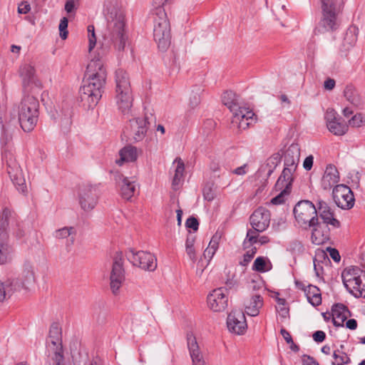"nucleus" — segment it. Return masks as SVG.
<instances>
[{
  "instance_id": "052dcab7",
  "label": "nucleus",
  "mask_w": 365,
  "mask_h": 365,
  "mask_svg": "<svg viewBox=\"0 0 365 365\" xmlns=\"http://www.w3.org/2000/svg\"><path fill=\"white\" fill-rule=\"evenodd\" d=\"M326 334L323 331H317L313 334V339L317 342H322L325 339Z\"/></svg>"
},
{
  "instance_id": "f8f14e48",
  "label": "nucleus",
  "mask_w": 365,
  "mask_h": 365,
  "mask_svg": "<svg viewBox=\"0 0 365 365\" xmlns=\"http://www.w3.org/2000/svg\"><path fill=\"white\" fill-rule=\"evenodd\" d=\"M78 202L81 208L85 211L93 210L97 204L98 191L96 186L84 182L78 186Z\"/></svg>"
},
{
  "instance_id": "864d4df0",
  "label": "nucleus",
  "mask_w": 365,
  "mask_h": 365,
  "mask_svg": "<svg viewBox=\"0 0 365 365\" xmlns=\"http://www.w3.org/2000/svg\"><path fill=\"white\" fill-rule=\"evenodd\" d=\"M364 121V117L361 113L354 115L349 120V125L351 127H360Z\"/></svg>"
},
{
  "instance_id": "6ab92c4d",
  "label": "nucleus",
  "mask_w": 365,
  "mask_h": 365,
  "mask_svg": "<svg viewBox=\"0 0 365 365\" xmlns=\"http://www.w3.org/2000/svg\"><path fill=\"white\" fill-rule=\"evenodd\" d=\"M227 324L230 331L242 334L247 327L244 312L240 310L232 311L228 314Z\"/></svg>"
},
{
  "instance_id": "69168bd1",
  "label": "nucleus",
  "mask_w": 365,
  "mask_h": 365,
  "mask_svg": "<svg viewBox=\"0 0 365 365\" xmlns=\"http://www.w3.org/2000/svg\"><path fill=\"white\" fill-rule=\"evenodd\" d=\"M280 333L287 344L292 343V336L287 330L282 329Z\"/></svg>"
},
{
  "instance_id": "c85d7f7f",
  "label": "nucleus",
  "mask_w": 365,
  "mask_h": 365,
  "mask_svg": "<svg viewBox=\"0 0 365 365\" xmlns=\"http://www.w3.org/2000/svg\"><path fill=\"white\" fill-rule=\"evenodd\" d=\"M327 226L326 224L319 222V219H317V223L311 227H313L311 236L312 243L319 245L329 240L327 231L325 230Z\"/></svg>"
},
{
  "instance_id": "5701e85b",
  "label": "nucleus",
  "mask_w": 365,
  "mask_h": 365,
  "mask_svg": "<svg viewBox=\"0 0 365 365\" xmlns=\"http://www.w3.org/2000/svg\"><path fill=\"white\" fill-rule=\"evenodd\" d=\"M141 154L140 149L131 145H125L119 150V158L115 160V163L122 166L125 163H135Z\"/></svg>"
},
{
  "instance_id": "dca6fc26",
  "label": "nucleus",
  "mask_w": 365,
  "mask_h": 365,
  "mask_svg": "<svg viewBox=\"0 0 365 365\" xmlns=\"http://www.w3.org/2000/svg\"><path fill=\"white\" fill-rule=\"evenodd\" d=\"M327 126L329 130L336 135H344L349 125L344 119L339 117L334 109H328L325 114Z\"/></svg>"
},
{
  "instance_id": "c756f323",
  "label": "nucleus",
  "mask_w": 365,
  "mask_h": 365,
  "mask_svg": "<svg viewBox=\"0 0 365 365\" xmlns=\"http://www.w3.org/2000/svg\"><path fill=\"white\" fill-rule=\"evenodd\" d=\"M349 315L348 309L342 304H336L332 307L331 317L334 326H344V322Z\"/></svg>"
},
{
  "instance_id": "603ef678",
  "label": "nucleus",
  "mask_w": 365,
  "mask_h": 365,
  "mask_svg": "<svg viewBox=\"0 0 365 365\" xmlns=\"http://www.w3.org/2000/svg\"><path fill=\"white\" fill-rule=\"evenodd\" d=\"M257 252V248L255 247H252L247 250L243 256V260L240 262L242 266H247L248 263L253 259L255 255Z\"/></svg>"
},
{
  "instance_id": "4d7b16f0",
  "label": "nucleus",
  "mask_w": 365,
  "mask_h": 365,
  "mask_svg": "<svg viewBox=\"0 0 365 365\" xmlns=\"http://www.w3.org/2000/svg\"><path fill=\"white\" fill-rule=\"evenodd\" d=\"M53 365H73L72 362L69 359H66L64 356L59 358V356L55 357V360H53Z\"/></svg>"
},
{
  "instance_id": "9d476101",
  "label": "nucleus",
  "mask_w": 365,
  "mask_h": 365,
  "mask_svg": "<svg viewBox=\"0 0 365 365\" xmlns=\"http://www.w3.org/2000/svg\"><path fill=\"white\" fill-rule=\"evenodd\" d=\"M46 347L51 360H55L57 356L59 358L64 356L62 345L61 327L57 323L51 324L46 339Z\"/></svg>"
},
{
  "instance_id": "aec40b11",
  "label": "nucleus",
  "mask_w": 365,
  "mask_h": 365,
  "mask_svg": "<svg viewBox=\"0 0 365 365\" xmlns=\"http://www.w3.org/2000/svg\"><path fill=\"white\" fill-rule=\"evenodd\" d=\"M264 305V299L259 292L250 293L244 299L243 306L245 312L251 317H256L259 314Z\"/></svg>"
},
{
  "instance_id": "423d86ee",
  "label": "nucleus",
  "mask_w": 365,
  "mask_h": 365,
  "mask_svg": "<svg viewBox=\"0 0 365 365\" xmlns=\"http://www.w3.org/2000/svg\"><path fill=\"white\" fill-rule=\"evenodd\" d=\"M39 103L36 98L32 96L24 97L19 106V120L21 128L25 132L34 130L38 118Z\"/></svg>"
},
{
  "instance_id": "13d9d810",
  "label": "nucleus",
  "mask_w": 365,
  "mask_h": 365,
  "mask_svg": "<svg viewBox=\"0 0 365 365\" xmlns=\"http://www.w3.org/2000/svg\"><path fill=\"white\" fill-rule=\"evenodd\" d=\"M327 252L329 254V256L331 258L336 262H338L340 261L341 257L339 255V251L335 248L328 247Z\"/></svg>"
},
{
  "instance_id": "37998d69",
  "label": "nucleus",
  "mask_w": 365,
  "mask_h": 365,
  "mask_svg": "<svg viewBox=\"0 0 365 365\" xmlns=\"http://www.w3.org/2000/svg\"><path fill=\"white\" fill-rule=\"evenodd\" d=\"M332 365H344L350 362L348 355L339 349L334 351Z\"/></svg>"
},
{
  "instance_id": "f257e3e1",
  "label": "nucleus",
  "mask_w": 365,
  "mask_h": 365,
  "mask_svg": "<svg viewBox=\"0 0 365 365\" xmlns=\"http://www.w3.org/2000/svg\"><path fill=\"white\" fill-rule=\"evenodd\" d=\"M299 150L296 145H292L284 153V168L279 177L275 190L279 193L273 197L271 202L274 205H279L285 201L292 190L294 175L296 172L299 161Z\"/></svg>"
},
{
  "instance_id": "774afa93",
  "label": "nucleus",
  "mask_w": 365,
  "mask_h": 365,
  "mask_svg": "<svg viewBox=\"0 0 365 365\" xmlns=\"http://www.w3.org/2000/svg\"><path fill=\"white\" fill-rule=\"evenodd\" d=\"M186 252L190 259L195 262L196 261V252L194 247L186 248Z\"/></svg>"
},
{
  "instance_id": "bb28decb",
  "label": "nucleus",
  "mask_w": 365,
  "mask_h": 365,
  "mask_svg": "<svg viewBox=\"0 0 365 365\" xmlns=\"http://www.w3.org/2000/svg\"><path fill=\"white\" fill-rule=\"evenodd\" d=\"M19 288L20 283L18 279H7L5 281L0 279V302L9 299Z\"/></svg>"
},
{
  "instance_id": "cd10ccee",
  "label": "nucleus",
  "mask_w": 365,
  "mask_h": 365,
  "mask_svg": "<svg viewBox=\"0 0 365 365\" xmlns=\"http://www.w3.org/2000/svg\"><path fill=\"white\" fill-rule=\"evenodd\" d=\"M339 181V173L333 165L327 166L322 179V187L324 190H330Z\"/></svg>"
},
{
  "instance_id": "8fccbe9b",
  "label": "nucleus",
  "mask_w": 365,
  "mask_h": 365,
  "mask_svg": "<svg viewBox=\"0 0 365 365\" xmlns=\"http://www.w3.org/2000/svg\"><path fill=\"white\" fill-rule=\"evenodd\" d=\"M203 197L207 201H212L215 197V192L212 184H207L202 190Z\"/></svg>"
},
{
  "instance_id": "412c9836",
  "label": "nucleus",
  "mask_w": 365,
  "mask_h": 365,
  "mask_svg": "<svg viewBox=\"0 0 365 365\" xmlns=\"http://www.w3.org/2000/svg\"><path fill=\"white\" fill-rule=\"evenodd\" d=\"M255 113L248 108L243 107L235 113L232 118V124L240 130L247 129L253 122Z\"/></svg>"
},
{
  "instance_id": "4c0bfd02",
  "label": "nucleus",
  "mask_w": 365,
  "mask_h": 365,
  "mask_svg": "<svg viewBox=\"0 0 365 365\" xmlns=\"http://www.w3.org/2000/svg\"><path fill=\"white\" fill-rule=\"evenodd\" d=\"M359 34V29L356 26H350L346 31L343 46L345 49H349L353 47L357 41Z\"/></svg>"
},
{
  "instance_id": "a878e982",
  "label": "nucleus",
  "mask_w": 365,
  "mask_h": 365,
  "mask_svg": "<svg viewBox=\"0 0 365 365\" xmlns=\"http://www.w3.org/2000/svg\"><path fill=\"white\" fill-rule=\"evenodd\" d=\"M187 342L192 365H206L202 354L199 349L196 338L192 333L187 334Z\"/></svg>"
},
{
  "instance_id": "5fc2aeb1",
  "label": "nucleus",
  "mask_w": 365,
  "mask_h": 365,
  "mask_svg": "<svg viewBox=\"0 0 365 365\" xmlns=\"http://www.w3.org/2000/svg\"><path fill=\"white\" fill-rule=\"evenodd\" d=\"M250 287L253 292L263 293L264 292V288L262 282H257L255 280L251 282Z\"/></svg>"
},
{
  "instance_id": "c03bdc74",
  "label": "nucleus",
  "mask_w": 365,
  "mask_h": 365,
  "mask_svg": "<svg viewBox=\"0 0 365 365\" xmlns=\"http://www.w3.org/2000/svg\"><path fill=\"white\" fill-rule=\"evenodd\" d=\"M75 235V229L73 227H65L56 230L55 237L58 239H64L71 236V243H73Z\"/></svg>"
},
{
  "instance_id": "f704fd0d",
  "label": "nucleus",
  "mask_w": 365,
  "mask_h": 365,
  "mask_svg": "<svg viewBox=\"0 0 365 365\" xmlns=\"http://www.w3.org/2000/svg\"><path fill=\"white\" fill-rule=\"evenodd\" d=\"M222 237V233L217 232L211 238L207 247L203 252V257L207 259L208 264L218 249L219 243Z\"/></svg>"
},
{
  "instance_id": "4be33fe9",
  "label": "nucleus",
  "mask_w": 365,
  "mask_h": 365,
  "mask_svg": "<svg viewBox=\"0 0 365 365\" xmlns=\"http://www.w3.org/2000/svg\"><path fill=\"white\" fill-rule=\"evenodd\" d=\"M86 76H93L96 78H107V70L103 61V57H95L87 66Z\"/></svg>"
},
{
  "instance_id": "58836bf2",
  "label": "nucleus",
  "mask_w": 365,
  "mask_h": 365,
  "mask_svg": "<svg viewBox=\"0 0 365 365\" xmlns=\"http://www.w3.org/2000/svg\"><path fill=\"white\" fill-rule=\"evenodd\" d=\"M272 264L267 257H258L255 259L252 269L259 272H266L271 270Z\"/></svg>"
},
{
  "instance_id": "1a4fd4ad",
  "label": "nucleus",
  "mask_w": 365,
  "mask_h": 365,
  "mask_svg": "<svg viewBox=\"0 0 365 365\" xmlns=\"http://www.w3.org/2000/svg\"><path fill=\"white\" fill-rule=\"evenodd\" d=\"M293 212L298 225L304 229L309 228L317 223V210L311 201H299L295 205Z\"/></svg>"
},
{
  "instance_id": "393cba45",
  "label": "nucleus",
  "mask_w": 365,
  "mask_h": 365,
  "mask_svg": "<svg viewBox=\"0 0 365 365\" xmlns=\"http://www.w3.org/2000/svg\"><path fill=\"white\" fill-rule=\"evenodd\" d=\"M320 217L323 220V223L326 225H330L333 228H338L340 227V222L334 217V212L327 202L319 201L318 207L317 209Z\"/></svg>"
},
{
  "instance_id": "680f3d73",
  "label": "nucleus",
  "mask_w": 365,
  "mask_h": 365,
  "mask_svg": "<svg viewBox=\"0 0 365 365\" xmlns=\"http://www.w3.org/2000/svg\"><path fill=\"white\" fill-rule=\"evenodd\" d=\"M314 158L312 155L307 157L304 161L303 166L307 170H310L313 165Z\"/></svg>"
},
{
  "instance_id": "49530a36",
  "label": "nucleus",
  "mask_w": 365,
  "mask_h": 365,
  "mask_svg": "<svg viewBox=\"0 0 365 365\" xmlns=\"http://www.w3.org/2000/svg\"><path fill=\"white\" fill-rule=\"evenodd\" d=\"M259 231L255 230V229H250L247 232L246 239L244 242V246L245 248L247 247V244L250 245H252L255 243L257 242V238L259 237Z\"/></svg>"
},
{
  "instance_id": "f03ea898",
  "label": "nucleus",
  "mask_w": 365,
  "mask_h": 365,
  "mask_svg": "<svg viewBox=\"0 0 365 365\" xmlns=\"http://www.w3.org/2000/svg\"><path fill=\"white\" fill-rule=\"evenodd\" d=\"M105 6L108 20L107 37L118 51H122L128 41L124 13L111 1L105 4Z\"/></svg>"
},
{
  "instance_id": "a19ab883",
  "label": "nucleus",
  "mask_w": 365,
  "mask_h": 365,
  "mask_svg": "<svg viewBox=\"0 0 365 365\" xmlns=\"http://www.w3.org/2000/svg\"><path fill=\"white\" fill-rule=\"evenodd\" d=\"M35 281L34 272L31 267H26L24 269L21 274V282L20 287L25 289L28 288V286L34 283Z\"/></svg>"
},
{
  "instance_id": "a211bd4d",
  "label": "nucleus",
  "mask_w": 365,
  "mask_h": 365,
  "mask_svg": "<svg viewBox=\"0 0 365 365\" xmlns=\"http://www.w3.org/2000/svg\"><path fill=\"white\" fill-rule=\"evenodd\" d=\"M250 222L252 227L255 230L264 232L270 223L269 211L262 207H258L250 217Z\"/></svg>"
},
{
  "instance_id": "20e7f679",
  "label": "nucleus",
  "mask_w": 365,
  "mask_h": 365,
  "mask_svg": "<svg viewBox=\"0 0 365 365\" xmlns=\"http://www.w3.org/2000/svg\"><path fill=\"white\" fill-rule=\"evenodd\" d=\"M173 0H153V5L156 9L154 17L153 38L161 51H166L171 43L170 21L163 6Z\"/></svg>"
},
{
  "instance_id": "0e129e2a",
  "label": "nucleus",
  "mask_w": 365,
  "mask_h": 365,
  "mask_svg": "<svg viewBox=\"0 0 365 365\" xmlns=\"http://www.w3.org/2000/svg\"><path fill=\"white\" fill-rule=\"evenodd\" d=\"M31 9L30 5L27 3H22L18 7V11L20 14H27Z\"/></svg>"
},
{
  "instance_id": "79ce46f5",
  "label": "nucleus",
  "mask_w": 365,
  "mask_h": 365,
  "mask_svg": "<svg viewBox=\"0 0 365 365\" xmlns=\"http://www.w3.org/2000/svg\"><path fill=\"white\" fill-rule=\"evenodd\" d=\"M11 247L6 242H0V264H5L11 259Z\"/></svg>"
},
{
  "instance_id": "6e6d98bb",
  "label": "nucleus",
  "mask_w": 365,
  "mask_h": 365,
  "mask_svg": "<svg viewBox=\"0 0 365 365\" xmlns=\"http://www.w3.org/2000/svg\"><path fill=\"white\" fill-rule=\"evenodd\" d=\"M186 226L192 229L194 231L198 230L199 222L195 217H190L186 220Z\"/></svg>"
},
{
  "instance_id": "ea45409f",
  "label": "nucleus",
  "mask_w": 365,
  "mask_h": 365,
  "mask_svg": "<svg viewBox=\"0 0 365 365\" xmlns=\"http://www.w3.org/2000/svg\"><path fill=\"white\" fill-rule=\"evenodd\" d=\"M11 215V212L8 208H4L0 216V239L7 238L6 230L9 226V220Z\"/></svg>"
},
{
  "instance_id": "e433bc0d",
  "label": "nucleus",
  "mask_w": 365,
  "mask_h": 365,
  "mask_svg": "<svg viewBox=\"0 0 365 365\" xmlns=\"http://www.w3.org/2000/svg\"><path fill=\"white\" fill-rule=\"evenodd\" d=\"M305 294L309 302L313 306L317 307L321 304V292L317 287L312 284L307 286V289H305Z\"/></svg>"
},
{
  "instance_id": "0eeeda50",
  "label": "nucleus",
  "mask_w": 365,
  "mask_h": 365,
  "mask_svg": "<svg viewBox=\"0 0 365 365\" xmlns=\"http://www.w3.org/2000/svg\"><path fill=\"white\" fill-rule=\"evenodd\" d=\"M341 277L350 294L357 298H365V271L356 266L349 267L344 269Z\"/></svg>"
},
{
  "instance_id": "2eb2a0df",
  "label": "nucleus",
  "mask_w": 365,
  "mask_h": 365,
  "mask_svg": "<svg viewBox=\"0 0 365 365\" xmlns=\"http://www.w3.org/2000/svg\"><path fill=\"white\" fill-rule=\"evenodd\" d=\"M332 195L336 205L343 210H349L354 205L353 192L345 185H336L333 189Z\"/></svg>"
},
{
  "instance_id": "72a5a7b5",
  "label": "nucleus",
  "mask_w": 365,
  "mask_h": 365,
  "mask_svg": "<svg viewBox=\"0 0 365 365\" xmlns=\"http://www.w3.org/2000/svg\"><path fill=\"white\" fill-rule=\"evenodd\" d=\"M121 182H119L120 192L123 198L130 200L135 193V186L134 181H130L128 178L121 176Z\"/></svg>"
},
{
  "instance_id": "f3484780",
  "label": "nucleus",
  "mask_w": 365,
  "mask_h": 365,
  "mask_svg": "<svg viewBox=\"0 0 365 365\" xmlns=\"http://www.w3.org/2000/svg\"><path fill=\"white\" fill-rule=\"evenodd\" d=\"M227 290L224 288L214 289L207 297L208 307L213 312H223L227 306L228 297Z\"/></svg>"
},
{
  "instance_id": "09e8293b",
  "label": "nucleus",
  "mask_w": 365,
  "mask_h": 365,
  "mask_svg": "<svg viewBox=\"0 0 365 365\" xmlns=\"http://www.w3.org/2000/svg\"><path fill=\"white\" fill-rule=\"evenodd\" d=\"M88 38V51L91 53L96 44V36L95 29L93 25H89L87 28Z\"/></svg>"
},
{
  "instance_id": "b1692460",
  "label": "nucleus",
  "mask_w": 365,
  "mask_h": 365,
  "mask_svg": "<svg viewBox=\"0 0 365 365\" xmlns=\"http://www.w3.org/2000/svg\"><path fill=\"white\" fill-rule=\"evenodd\" d=\"M130 123L134 140L141 141L145 138L148 128L147 117L137 118L130 120Z\"/></svg>"
},
{
  "instance_id": "de8ad7c7",
  "label": "nucleus",
  "mask_w": 365,
  "mask_h": 365,
  "mask_svg": "<svg viewBox=\"0 0 365 365\" xmlns=\"http://www.w3.org/2000/svg\"><path fill=\"white\" fill-rule=\"evenodd\" d=\"M203 89L200 86H195V90L192 91V95L190 98V104L194 108L197 106L200 102V93Z\"/></svg>"
},
{
  "instance_id": "ddd939ff",
  "label": "nucleus",
  "mask_w": 365,
  "mask_h": 365,
  "mask_svg": "<svg viewBox=\"0 0 365 365\" xmlns=\"http://www.w3.org/2000/svg\"><path fill=\"white\" fill-rule=\"evenodd\" d=\"M3 158L6 160L7 173L13 183L19 192L22 193L26 192V185L25 178L20 166L16 162L12 153L5 152Z\"/></svg>"
},
{
  "instance_id": "338daca9",
  "label": "nucleus",
  "mask_w": 365,
  "mask_h": 365,
  "mask_svg": "<svg viewBox=\"0 0 365 365\" xmlns=\"http://www.w3.org/2000/svg\"><path fill=\"white\" fill-rule=\"evenodd\" d=\"M324 88L331 91L335 86V81L332 78H327L324 83Z\"/></svg>"
},
{
  "instance_id": "9b49d317",
  "label": "nucleus",
  "mask_w": 365,
  "mask_h": 365,
  "mask_svg": "<svg viewBox=\"0 0 365 365\" xmlns=\"http://www.w3.org/2000/svg\"><path fill=\"white\" fill-rule=\"evenodd\" d=\"M125 279L123 255L121 253H117L113 258L109 276L110 288L114 295H117L119 293Z\"/></svg>"
},
{
  "instance_id": "4468645a",
  "label": "nucleus",
  "mask_w": 365,
  "mask_h": 365,
  "mask_svg": "<svg viewBox=\"0 0 365 365\" xmlns=\"http://www.w3.org/2000/svg\"><path fill=\"white\" fill-rule=\"evenodd\" d=\"M126 257L134 266L144 270L154 271L157 267V259L150 252L130 250L126 253Z\"/></svg>"
},
{
  "instance_id": "39448f33",
  "label": "nucleus",
  "mask_w": 365,
  "mask_h": 365,
  "mask_svg": "<svg viewBox=\"0 0 365 365\" xmlns=\"http://www.w3.org/2000/svg\"><path fill=\"white\" fill-rule=\"evenodd\" d=\"M115 102L123 115L128 114L133 106V96L128 73L123 69L115 71Z\"/></svg>"
},
{
  "instance_id": "e2e57ef3",
  "label": "nucleus",
  "mask_w": 365,
  "mask_h": 365,
  "mask_svg": "<svg viewBox=\"0 0 365 365\" xmlns=\"http://www.w3.org/2000/svg\"><path fill=\"white\" fill-rule=\"evenodd\" d=\"M195 239V235L192 234L188 235L185 242V248H190L192 247H194Z\"/></svg>"
},
{
  "instance_id": "6e6552de",
  "label": "nucleus",
  "mask_w": 365,
  "mask_h": 365,
  "mask_svg": "<svg viewBox=\"0 0 365 365\" xmlns=\"http://www.w3.org/2000/svg\"><path fill=\"white\" fill-rule=\"evenodd\" d=\"M86 80L80 89L81 101L87 103L89 107L96 106L102 96L106 80L86 76Z\"/></svg>"
},
{
  "instance_id": "7c9ffc66",
  "label": "nucleus",
  "mask_w": 365,
  "mask_h": 365,
  "mask_svg": "<svg viewBox=\"0 0 365 365\" xmlns=\"http://www.w3.org/2000/svg\"><path fill=\"white\" fill-rule=\"evenodd\" d=\"M222 101L232 113V115L243 108V106H241L239 96L231 91H226L223 93Z\"/></svg>"
},
{
  "instance_id": "a18cd8bd",
  "label": "nucleus",
  "mask_w": 365,
  "mask_h": 365,
  "mask_svg": "<svg viewBox=\"0 0 365 365\" xmlns=\"http://www.w3.org/2000/svg\"><path fill=\"white\" fill-rule=\"evenodd\" d=\"M281 161V155L279 153H274L271 155L266 162V166L268 167V173L270 174L276 168Z\"/></svg>"
},
{
  "instance_id": "bf43d9fd",
  "label": "nucleus",
  "mask_w": 365,
  "mask_h": 365,
  "mask_svg": "<svg viewBox=\"0 0 365 365\" xmlns=\"http://www.w3.org/2000/svg\"><path fill=\"white\" fill-rule=\"evenodd\" d=\"M303 365H319L318 362L312 357L304 355L302 358Z\"/></svg>"
},
{
  "instance_id": "473e14b6",
  "label": "nucleus",
  "mask_w": 365,
  "mask_h": 365,
  "mask_svg": "<svg viewBox=\"0 0 365 365\" xmlns=\"http://www.w3.org/2000/svg\"><path fill=\"white\" fill-rule=\"evenodd\" d=\"M344 96L347 101L356 107L363 105V100L356 88L352 85L346 86L344 91Z\"/></svg>"
},
{
  "instance_id": "c9c22d12",
  "label": "nucleus",
  "mask_w": 365,
  "mask_h": 365,
  "mask_svg": "<svg viewBox=\"0 0 365 365\" xmlns=\"http://www.w3.org/2000/svg\"><path fill=\"white\" fill-rule=\"evenodd\" d=\"M176 164L175 175L173 179L172 185L174 190H178L183 181V173L185 170V165L181 158H176L174 161Z\"/></svg>"
},
{
  "instance_id": "7ed1b4c3",
  "label": "nucleus",
  "mask_w": 365,
  "mask_h": 365,
  "mask_svg": "<svg viewBox=\"0 0 365 365\" xmlns=\"http://www.w3.org/2000/svg\"><path fill=\"white\" fill-rule=\"evenodd\" d=\"M322 16L314 29L315 34L334 32L340 26L339 16L342 13L345 0H320Z\"/></svg>"
},
{
  "instance_id": "2f4dec72",
  "label": "nucleus",
  "mask_w": 365,
  "mask_h": 365,
  "mask_svg": "<svg viewBox=\"0 0 365 365\" xmlns=\"http://www.w3.org/2000/svg\"><path fill=\"white\" fill-rule=\"evenodd\" d=\"M20 76L23 80V85L25 88L32 84H36L35 69L31 64H24L20 67Z\"/></svg>"
},
{
  "instance_id": "3c124183",
  "label": "nucleus",
  "mask_w": 365,
  "mask_h": 365,
  "mask_svg": "<svg viewBox=\"0 0 365 365\" xmlns=\"http://www.w3.org/2000/svg\"><path fill=\"white\" fill-rule=\"evenodd\" d=\"M68 19L66 17H63L61 19L58 26L60 36L63 40L68 37Z\"/></svg>"
}]
</instances>
